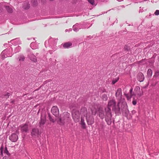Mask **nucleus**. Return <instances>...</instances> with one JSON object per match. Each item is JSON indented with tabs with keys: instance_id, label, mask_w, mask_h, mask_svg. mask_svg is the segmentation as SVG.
<instances>
[{
	"instance_id": "obj_39",
	"label": "nucleus",
	"mask_w": 159,
	"mask_h": 159,
	"mask_svg": "<svg viewBox=\"0 0 159 159\" xmlns=\"http://www.w3.org/2000/svg\"><path fill=\"white\" fill-rule=\"evenodd\" d=\"M11 103H14V100H12V101H11Z\"/></svg>"
},
{
	"instance_id": "obj_11",
	"label": "nucleus",
	"mask_w": 159,
	"mask_h": 159,
	"mask_svg": "<svg viewBox=\"0 0 159 159\" xmlns=\"http://www.w3.org/2000/svg\"><path fill=\"white\" fill-rule=\"evenodd\" d=\"M137 79L140 82L143 81L144 79L143 74L141 72L139 73L137 76Z\"/></svg>"
},
{
	"instance_id": "obj_8",
	"label": "nucleus",
	"mask_w": 159,
	"mask_h": 159,
	"mask_svg": "<svg viewBox=\"0 0 159 159\" xmlns=\"http://www.w3.org/2000/svg\"><path fill=\"white\" fill-rule=\"evenodd\" d=\"M46 122V118L44 116H41V120L39 122V127L42 128L43 127V125Z\"/></svg>"
},
{
	"instance_id": "obj_9",
	"label": "nucleus",
	"mask_w": 159,
	"mask_h": 159,
	"mask_svg": "<svg viewBox=\"0 0 159 159\" xmlns=\"http://www.w3.org/2000/svg\"><path fill=\"white\" fill-rule=\"evenodd\" d=\"M120 102H118L117 106L116 107L115 106V107L112 109V110L115 112L116 114H120L121 112V110L119 107Z\"/></svg>"
},
{
	"instance_id": "obj_40",
	"label": "nucleus",
	"mask_w": 159,
	"mask_h": 159,
	"mask_svg": "<svg viewBox=\"0 0 159 159\" xmlns=\"http://www.w3.org/2000/svg\"><path fill=\"white\" fill-rule=\"evenodd\" d=\"M16 132L17 133H19V131L18 130H17L16 131Z\"/></svg>"
},
{
	"instance_id": "obj_16",
	"label": "nucleus",
	"mask_w": 159,
	"mask_h": 159,
	"mask_svg": "<svg viewBox=\"0 0 159 159\" xmlns=\"http://www.w3.org/2000/svg\"><path fill=\"white\" fill-rule=\"evenodd\" d=\"M6 8L8 12L11 13L13 11L12 8L9 6H6Z\"/></svg>"
},
{
	"instance_id": "obj_28",
	"label": "nucleus",
	"mask_w": 159,
	"mask_h": 159,
	"mask_svg": "<svg viewBox=\"0 0 159 159\" xmlns=\"http://www.w3.org/2000/svg\"><path fill=\"white\" fill-rule=\"evenodd\" d=\"M9 93H7L4 95V97L6 98H7L9 96Z\"/></svg>"
},
{
	"instance_id": "obj_23",
	"label": "nucleus",
	"mask_w": 159,
	"mask_h": 159,
	"mask_svg": "<svg viewBox=\"0 0 159 159\" xmlns=\"http://www.w3.org/2000/svg\"><path fill=\"white\" fill-rule=\"evenodd\" d=\"M125 95L127 99L128 100H129V99H130L131 98L132 95L130 94H125Z\"/></svg>"
},
{
	"instance_id": "obj_5",
	"label": "nucleus",
	"mask_w": 159,
	"mask_h": 159,
	"mask_svg": "<svg viewBox=\"0 0 159 159\" xmlns=\"http://www.w3.org/2000/svg\"><path fill=\"white\" fill-rule=\"evenodd\" d=\"M51 112L56 117L59 114L58 109L56 106H54L52 108Z\"/></svg>"
},
{
	"instance_id": "obj_18",
	"label": "nucleus",
	"mask_w": 159,
	"mask_h": 159,
	"mask_svg": "<svg viewBox=\"0 0 159 159\" xmlns=\"http://www.w3.org/2000/svg\"><path fill=\"white\" fill-rule=\"evenodd\" d=\"M152 70L150 69H149L148 70V72H147L148 76V77H151L152 75Z\"/></svg>"
},
{
	"instance_id": "obj_26",
	"label": "nucleus",
	"mask_w": 159,
	"mask_h": 159,
	"mask_svg": "<svg viewBox=\"0 0 159 159\" xmlns=\"http://www.w3.org/2000/svg\"><path fill=\"white\" fill-rule=\"evenodd\" d=\"M88 1L91 4H92V5H94V0H88Z\"/></svg>"
},
{
	"instance_id": "obj_22",
	"label": "nucleus",
	"mask_w": 159,
	"mask_h": 159,
	"mask_svg": "<svg viewBox=\"0 0 159 159\" xmlns=\"http://www.w3.org/2000/svg\"><path fill=\"white\" fill-rule=\"evenodd\" d=\"M4 152L5 153H6V154H7L8 155H10V154L9 153V152L7 149V148L6 147H5V150L4 151Z\"/></svg>"
},
{
	"instance_id": "obj_10",
	"label": "nucleus",
	"mask_w": 159,
	"mask_h": 159,
	"mask_svg": "<svg viewBox=\"0 0 159 159\" xmlns=\"http://www.w3.org/2000/svg\"><path fill=\"white\" fill-rule=\"evenodd\" d=\"M31 134L32 136H38L40 135L41 133L38 129L34 128L32 129Z\"/></svg>"
},
{
	"instance_id": "obj_7",
	"label": "nucleus",
	"mask_w": 159,
	"mask_h": 159,
	"mask_svg": "<svg viewBox=\"0 0 159 159\" xmlns=\"http://www.w3.org/2000/svg\"><path fill=\"white\" fill-rule=\"evenodd\" d=\"M18 139V136L15 134H13L9 137V139L12 142H15Z\"/></svg>"
},
{
	"instance_id": "obj_33",
	"label": "nucleus",
	"mask_w": 159,
	"mask_h": 159,
	"mask_svg": "<svg viewBox=\"0 0 159 159\" xmlns=\"http://www.w3.org/2000/svg\"><path fill=\"white\" fill-rule=\"evenodd\" d=\"M159 75V74L157 72V71H156L155 73V76H158V75Z\"/></svg>"
},
{
	"instance_id": "obj_42",
	"label": "nucleus",
	"mask_w": 159,
	"mask_h": 159,
	"mask_svg": "<svg viewBox=\"0 0 159 159\" xmlns=\"http://www.w3.org/2000/svg\"><path fill=\"white\" fill-rule=\"evenodd\" d=\"M77 25V26H76V27H78V25Z\"/></svg>"
},
{
	"instance_id": "obj_37",
	"label": "nucleus",
	"mask_w": 159,
	"mask_h": 159,
	"mask_svg": "<svg viewBox=\"0 0 159 159\" xmlns=\"http://www.w3.org/2000/svg\"><path fill=\"white\" fill-rule=\"evenodd\" d=\"M5 51H6V50H4V51H3L2 53V54H4L5 53Z\"/></svg>"
},
{
	"instance_id": "obj_38",
	"label": "nucleus",
	"mask_w": 159,
	"mask_h": 159,
	"mask_svg": "<svg viewBox=\"0 0 159 159\" xmlns=\"http://www.w3.org/2000/svg\"><path fill=\"white\" fill-rule=\"evenodd\" d=\"M3 159H9L8 158L6 157H3Z\"/></svg>"
},
{
	"instance_id": "obj_13",
	"label": "nucleus",
	"mask_w": 159,
	"mask_h": 159,
	"mask_svg": "<svg viewBox=\"0 0 159 159\" xmlns=\"http://www.w3.org/2000/svg\"><path fill=\"white\" fill-rule=\"evenodd\" d=\"M30 59L33 61L36 62L37 61V59L36 57L33 55H30Z\"/></svg>"
},
{
	"instance_id": "obj_19",
	"label": "nucleus",
	"mask_w": 159,
	"mask_h": 159,
	"mask_svg": "<svg viewBox=\"0 0 159 159\" xmlns=\"http://www.w3.org/2000/svg\"><path fill=\"white\" fill-rule=\"evenodd\" d=\"M99 116L101 119H103L104 117V114L102 111H100L99 113Z\"/></svg>"
},
{
	"instance_id": "obj_14",
	"label": "nucleus",
	"mask_w": 159,
	"mask_h": 159,
	"mask_svg": "<svg viewBox=\"0 0 159 159\" xmlns=\"http://www.w3.org/2000/svg\"><path fill=\"white\" fill-rule=\"evenodd\" d=\"M77 25H80V24L79 23H76L74 25L73 27V30L75 32H77L78 31L79 29H81V28H79V29L77 28L76 27Z\"/></svg>"
},
{
	"instance_id": "obj_29",
	"label": "nucleus",
	"mask_w": 159,
	"mask_h": 159,
	"mask_svg": "<svg viewBox=\"0 0 159 159\" xmlns=\"http://www.w3.org/2000/svg\"><path fill=\"white\" fill-rule=\"evenodd\" d=\"M48 116H49V119L50 120V121H52V122H54V119H53L52 118L51 116L49 114L48 115Z\"/></svg>"
},
{
	"instance_id": "obj_21",
	"label": "nucleus",
	"mask_w": 159,
	"mask_h": 159,
	"mask_svg": "<svg viewBox=\"0 0 159 159\" xmlns=\"http://www.w3.org/2000/svg\"><path fill=\"white\" fill-rule=\"evenodd\" d=\"M23 7L25 9H28L30 7V4L28 3H26L24 5Z\"/></svg>"
},
{
	"instance_id": "obj_25",
	"label": "nucleus",
	"mask_w": 159,
	"mask_h": 159,
	"mask_svg": "<svg viewBox=\"0 0 159 159\" xmlns=\"http://www.w3.org/2000/svg\"><path fill=\"white\" fill-rule=\"evenodd\" d=\"M121 111H122V112H123L124 111H125L126 112L127 111V107H126V105H125V106H124V107H123V108H121Z\"/></svg>"
},
{
	"instance_id": "obj_41",
	"label": "nucleus",
	"mask_w": 159,
	"mask_h": 159,
	"mask_svg": "<svg viewBox=\"0 0 159 159\" xmlns=\"http://www.w3.org/2000/svg\"><path fill=\"white\" fill-rule=\"evenodd\" d=\"M157 71L158 73L159 74V71Z\"/></svg>"
},
{
	"instance_id": "obj_17",
	"label": "nucleus",
	"mask_w": 159,
	"mask_h": 159,
	"mask_svg": "<svg viewBox=\"0 0 159 159\" xmlns=\"http://www.w3.org/2000/svg\"><path fill=\"white\" fill-rule=\"evenodd\" d=\"M72 45V44L69 43H64L63 46L65 48H68Z\"/></svg>"
},
{
	"instance_id": "obj_30",
	"label": "nucleus",
	"mask_w": 159,
	"mask_h": 159,
	"mask_svg": "<svg viewBox=\"0 0 159 159\" xmlns=\"http://www.w3.org/2000/svg\"><path fill=\"white\" fill-rule=\"evenodd\" d=\"M155 15H159V10H157L154 13Z\"/></svg>"
},
{
	"instance_id": "obj_4",
	"label": "nucleus",
	"mask_w": 159,
	"mask_h": 159,
	"mask_svg": "<svg viewBox=\"0 0 159 159\" xmlns=\"http://www.w3.org/2000/svg\"><path fill=\"white\" fill-rule=\"evenodd\" d=\"M73 118L75 122L80 121V114L78 111H75L72 114Z\"/></svg>"
},
{
	"instance_id": "obj_20",
	"label": "nucleus",
	"mask_w": 159,
	"mask_h": 159,
	"mask_svg": "<svg viewBox=\"0 0 159 159\" xmlns=\"http://www.w3.org/2000/svg\"><path fill=\"white\" fill-rule=\"evenodd\" d=\"M102 98L103 100H104V101L107 100L108 99V97H107V94H103L102 96Z\"/></svg>"
},
{
	"instance_id": "obj_12",
	"label": "nucleus",
	"mask_w": 159,
	"mask_h": 159,
	"mask_svg": "<svg viewBox=\"0 0 159 159\" xmlns=\"http://www.w3.org/2000/svg\"><path fill=\"white\" fill-rule=\"evenodd\" d=\"M20 127L21 128V131L22 132H26L28 131V125L26 124H25L24 125H21Z\"/></svg>"
},
{
	"instance_id": "obj_31",
	"label": "nucleus",
	"mask_w": 159,
	"mask_h": 159,
	"mask_svg": "<svg viewBox=\"0 0 159 159\" xmlns=\"http://www.w3.org/2000/svg\"><path fill=\"white\" fill-rule=\"evenodd\" d=\"M135 90L136 91L139 90H140V88L139 86H137L136 87Z\"/></svg>"
},
{
	"instance_id": "obj_2",
	"label": "nucleus",
	"mask_w": 159,
	"mask_h": 159,
	"mask_svg": "<svg viewBox=\"0 0 159 159\" xmlns=\"http://www.w3.org/2000/svg\"><path fill=\"white\" fill-rule=\"evenodd\" d=\"M116 102L114 100H111L109 101L108 107L105 109V120L108 125H110L111 123V108L112 109L116 106Z\"/></svg>"
},
{
	"instance_id": "obj_15",
	"label": "nucleus",
	"mask_w": 159,
	"mask_h": 159,
	"mask_svg": "<svg viewBox=\"0 0 159 159\" xmlns=\"http://www.w3.org/2000/svg\"><path fill=\"white\" fill-rule=\"evenodd\" d=\"M25 57L23 55H21L18 57V59L20 61H23L25 60Z\"/></svg>"
},
{
	"instance_id": "obj_24",
	"label": "nucleus",
	"mask_w": 159,
	"mask_h": 159,
	"mask_svg": "<svg viewBox=\"0 0 159 159\" xmlns=\"http://www.w3.org/2000/svg\"><path fill=\"white\" fill-rule=\"evenodd\" d=\"M32 2L33 5L34 6H36L38 4L37 0H33L32 1Z\"/></svg>"
},
{
	"instance_id": "obj_32",
	"label": "nucleus",
	"mask_w": 159,
	"mask_h": 159,
	"mask_svg": "<svg viewBox=\"0 0 159 159\" xmlns=\"http://www.w3.org/2000/svg\"><path fill=\"white\" fill-rule=\"evenodd\" d=\"M136 101L135 100H134L132 101V103L134 105H135L136 104Z\"/></svg>"
},
{
	"instance_id": "obj_35",
	"label": "nucleus",
	"mask_w": 159,
	"mask_h": 159,
	"mask_svg": "<svg viewBox=\"0 0 159 159\" xmlns=\"http://www.w3.org/2000/svg\"><path fill=\"white\" fill-rule=\"evenodd\" d=\"M137 94L139 96H140L143 95V92H142V93H138Z\"/></svg>"
},
{
	"instance_id": "obj_3",
	"label": "nucleus",
	"mask_w": 159,
	"mask_h": 159,
	"mask_svg": "<svg viewBox=\"0 0 159 159\" xmlns=\"http://www.w3.org/2000/svg\"><path fill=\"white\" fill-rule=\"evenodd\" d=\"M70 114L67 112H64L58 118L57 120L58 123L60 125H63L69 122L70 120Z\"/></svg>"
},
{
	"instance_id": "obj_1",
	"label": "nucleus",
	"mask_w": 159,
	"mask_h": 159,
	"mask_svg": "<svg viewBox=\"0 0 159 159\" xmlns=\"http://www.w3.org/2000/svg\"><path fill=\"white\" fill-rule=\"evenodd\" d=\"M81 116L80 124L83 129L86 128V125L84 122V119H86L88 125H91L94 123V119L93 116L89 113H88L87 108H82L80 110Z\"/></svg>"
},
{
	"instance_id": "obj_6",
	"label": "nucleus",
	"mask_w": 159,
	"mask_h": 159,
	"mask_svg": "<svg viewBox=\"0 0 159 159\" xmlns=\"http://www.w3.org/2000/svg\"><path fill=\"white\" fill-rule=\"evenodd\" d=\"M116 96L117 99L120 101L121 98L122 94L121 89L120 88H118L116 93Z\"/></svg>"
},
{
	"instance_id": "obj_27",
	"label": "nucleus",
	"mask_w": 159,
	"mask_h": 159,
	"mask_svg": "<svg viewBox=\"0 0 159 159\" xmlns=\"http://www.w3.org/2000/svg\"><path fill=\"white\" fill-rule=\"evenodd\" d=\"M119 80L118 78H117L115 80H114L112 81V84H114L116 82H117Z\"/></svg>"
},
{
	"instance_id": "obj_34",
	"label": "nucleus",
	"mask_w": 159,
	"mask_h": 159,
	"mask_svg": "<svg viewBox=\"0 0 159 159\" xmlns=\"http://www.w3.org/2000/svg\"><path fill=\"white\" fill-rule=\"evenodd\" d=\"M132 91H133V89H131L130 90V91H129V92H130V94H132Z\"/></svg>"
},
{
	"instance_id": "obj_36",
	"label": "nucleus",
	"mask_w": 159,
	"mask_h": 159,
	"mask_svg": "<svg viewBox=\"0 0 159 159\" xmlns=\"http://www.w3.org/2000/svg\"><path fill=\"white\" fill-rule=\"evenodd\" d=\"M49 80H47L44 81V84H46L48 82H49Z\"/></svg>"
}]
</instances>
